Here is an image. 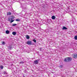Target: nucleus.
<instances>
[{
  "mask_svg": "<svg viewBox=\"0 0 77 77\" xmlns=\"http://www.w3.org/2000/svg\"><path fill=\"white\" fill-rule=\"evenodd\" d=\"M71 58L70 57H68L66 58L64 60V62H69L71 60Z\"/></svg>",
  "mask_w": 77,
  "mask_h": 77,
  "instance_id": "1",
  "label": "nucleus"
},
{
  "mask_svg": "<svg viewBox=\"0 0 77 77\" xmlns=\"http://www.w3.org/2000/svg\"><path fill=\"white\" fill-rule=\"evenodd\" d=\"M27 44L28 45H32V42L31 41H28L27 42Z\"/></svg>",
  "mask_w": 77,
  "mask_h": 77,
  "instance_id": "2",
  "label": "nucleus"
},
{
  "mask_svg": "<svg viewBox=\"0 0 77 77\" xmlns=\"http://www.w3.org/2000/svg\"><path fill=\"white\" fill-rule=\"evenodd\" d=\"M39 61L38 60H36L35 61H34V63L35 64H36V65H37V64H38V63H39V62H38V61Z\"/></svg>",
  "mask_w": 77,
  "mask_h": 77,
  "instance_id": "3",
  "label": "nucleus"
},
{
  "mask_svg": "<svg viewBox=\"0 0 77 77\" xmlns=\"http://www.w3.org/2000/svg\"><path fill=\"white\" fill-rule=\"evenodd\" d=\"M72 56L73 58L74 59H77V54H74L72 55Z\"/></svg>",
  "mask_w": 77,
  "mask_h": 77,
  "instance_id": "4",
  "label": "nucleus"
},
{
  "mask_svg": "<svg viewBox=\"0 0 77 77\" xmlns=\"http://www.w3.org/2000/svg\"><path fill=\"white\" fill-rule=\"evenodd\" d=\"M4 68V66H3L2 65H0V69H3Z\"/></svg>",
  "mask_w": 77,
  "mask_h": 77,
  "instance_id": "5",
  "label": "nucleus"
},
{
  "mask_svg": "<svg viewBox=\"0 0 77 77\" xmlns=\"http://www.w3.org/2000/svg\"><path fill=\"white\" fill-rule=\"evenodd\" d=\"M51 18L52 20H55L56 18V17L54 16H52L51 17Z\"/></svg>",
  "mask_w": 77,
  "mask_h": 77,
  "instance_id": "6",
  "label": "nucleus"
},
{
  "mask_svg": "<svg viewBox=\"0 0 77 77\" xmlns=\"http://www.w3.org/2000/svg\"><path fill=\"white\" fill-rule=\"evenodd\" d=\"M12 34L13 35H15L17 34V32H12Z\"/></svg>",
  "mask_w": 77,
  "mask_h": 77,
  "instance_id": "7",
  "label": "nucleus"
},
{
  "mask_svg": "<svg viewBox=\"0 0 77 77\" xmlns=\"http://www.w3.org/2000/svg\"><path fill=\"white\" fill-rule=\"evenodd\" d=\"M63 30H67V28L65 26H63Z\"/></svg>",
  "mask_w": 77,
  "mask_h": 77,
  "instance_id": "8",
  "label": "nucleus"
},
{
  "mask_svg": "<svg viewBox=\"0 0 77 77\" xmlns=\"http://www.w3.org/2000/svg\"><path fill=\"white\" fill-rule=\"evenodd\" d=\"M8 49H10V50H11V48H12V47L11 46H9L8 47Z\"/></svg>",
  "mask_w": 77,
  "mask_h": 77,
  "instance_id": "9",
  "label": "nucleus"
},
{
  "mask_svg": "<svg viewBox=\"0 0 77 77\" xmlns=\"http://www.w3.org/2000/svg\"><path fill=\"white\" fill-rule=\"evenodd\" d=\"M13 19H14V17L13 16H11V20H13Z\"/></svg>",
  "mask_w": 77,
  "mask_h": 77,
  "instance_id": "10",
  "label": "nucleus"
},
{
  "mask_svg": "<svg viewBox=\"0 0 77 77\" xmlns=\"http://www.w3.org/2000/svg\"><path fill=\"white\" fill-rule=\"evenodd\" d=\"M6 34H9V31L8 30H7L6 31Z\"/></svg>",
  "mask_w": 77,
  "mask_h": 77,
  "instance_id": "11",
  "label": "nucleus"
},
{
  "mask_svg": "<svg viewBox=\"0 0 77 77\" xmlns=\"http://www.w3.org/2000/svg\"><path fill=\"white\" fill-rule=\"evenodd\" d=\"M25 62H23V61H21L20 62H19V64H23Z\"/></svg>",
  "mask_w": 77,
  "mask_h": 77,
  "instance_id": "12",
  "label": "nucleus"
},
{
  "mask_svg": "<svg viewBox=\"0 0 77 77\" xmlns=\"http://www.w3.org/2000/svg\"><path fill=\"white\" fill-rule=\"evenodd\" d=\"M26 39H29L30 38V37L29 36V35H27L26 36Z\"/></svg>",
  "mask_w": 77,
  "mask_h": 77,
  "instance_id": "13",
  "label": "nucleus"
},
{
  "mask_svg": "<svg viewBox=\"0 0 77 77\" xmlns=\"http://www.w3.org/2000/svg\"><path fill=\"white\" fill-rule=\"evenodd\" d=\"M7 14L8 15H11V13L10 12H8L7 13Z\"/></svg>",
  "mask_w": 77,
  "mask_h": 77,
  "instance_id": "14",
  "label": "nucleus"
},
{
  "mask_svg": "<svg viewBox=\"0 0 77 77\" xmlns=\"http://www.w3.org/2000/svg\"><path fill=\"white\" fill-rule=\"evenodd\" d=\"M74 38L75 40H77V35L75 36L74 37Z\"/></svg>",
  "mask_w": 77,
  "mask_h": 77,
  "instance_id": "15",
  "label": "nucleus"
},
{
  "mask_svg": "<svg viewBox=\"0 0 77 77\" xmlns=\"http://www.w3.org/2000/svg\"><path fill=\"white\" fill-rule=\"evenodd\" d=\"M20 21V20L19 19H17L16 20V21Z\"/></svg>",
  "mask_w": 77,
  "mask_h": 77,
  "instance_id": "16",
  "label": "nucleus"
},
{
  "mask_svg": "<svg viewBox=\"0 0 77 77\" xmlns=\"http://www.w3.org/2000/svg\"><path fill=\"white\" fill-rule=\"evenodd\" d=\"M2 45H5L6 44V43H5V42H3L2 43Z\"/></svg>",
  "mask_w": 77,
  "mask_h": 77,
  "instance_id": "17",
  "label": "nucleus"
},
{
  "mask_svg": "<svg viewBox=\"0 0 77 77\" xmlns=\"http://www.w3.org/2000/svg\"><path fill=\"white\" fill-rule=\"evenodd\" d=\"M33 41L35 42V43H36V40L35 39L33 40Z\"/></svg>",
  "mask_w": 77,
  "mask_h": 77,
  "instance_id": "18",
  "label": "nucleus"
},
{
  "mask_svg": "<svg viewBox=\"0 0 77 77\" xmlns=\"http://www.w3.org/2000/svg\"><path fill=\"white\" fill-rule=\"evenodd\" d=\"M17 26V24L15 23H14L13 24V26Z\"/></svg>",
  "mask_w": 77,
  "mask_h": 77,
  "instance_id": "19",
  "label": "nucleus"
},
{
  "mask_svg": "<svg viewBox=\"0 0 77 77\" xmlns=\"http://www.w3.org/2000/svg\"><path fill=\"white\" fill-rule=\"evenodd\" d=\"M62 67H63V65H60V68H62Z\"/></svg>",
  "mask_w": 77,
  "mask_h": 77,
  "instance_id": "20",
  "label": "nucleus"
},
{
  "mask_svg": "<svg viewBox=\"0 0 77 77\" xmlns=\"http://www.w3.org/2000/svg\"><path fill=\"white\" fill-rule=\"evenodd\" d=\"M8 21H11V19H10V18H8Z\"/></svg>",
  "mask_w": 77,
  "mask_h": 77,
  "instance_id": "21",
  "label": "nucleus"
},
{
  "mask_svg": "<svg viewBox=\"0 0 77 77\" xmlns=\"http://www.w3.org/2000/svg\"><path fill=\"white\" fill-rule=\"evenodd\" d=\"M14 20H13L11 21V23H12L13 22H14Z\"/></svg>",
  "mask_w": 77,
  "mask_h": 77,
  "instance_id": "22",
  "label": "nucleus"
},
{
  "mask_svg": "<svg viewBox=\"0 0 77 77\" xmlns=\"http://www.w3.org/2000/svg\"><path fill=\"white\" fill-rule=\"evenodd\" d=\"M4 74H6V72H4Z\"/></svg>",
  "mask_w": 77,
  "mask_h": 77,
  "instance_id": "23",
  "label": "nucleus"
},
{
  "mask_svg": "<svg viewBox=\"0 0 77 77\" xmlns=\"http://www.w3.org/2000/svg\"><path fill=\"white\" fill-rule=\"evenodd\" d=\"M42 50V49H41V48L40 49V51H41Z\"/></svg>",
  "mask_w": 77,
  "mask_h": 77,
  "instance_id": "24",
  "label": "nucleus"
}]
</instances>
